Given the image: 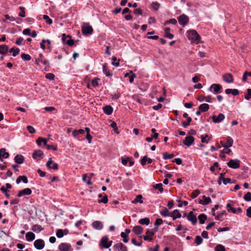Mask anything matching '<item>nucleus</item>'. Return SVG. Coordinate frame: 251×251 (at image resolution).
<instances>
[{"label": "nucleus", "instance_id": "obj_5", "mask_svg": "<svg viewBox=\"0 0 251 251\" xmlns=\"http://www.w3.org/2000/svg\"><path fill=\"white\" fill-rule=\"evenodd\" d=\"M240 161L238 159H231L227 163L228 167L232 169H237L240 167Z\"/></svg>", "mask_w": 251, "mask_h": 251}, {"label": "nucleus", "instance_id": "obj_14", "mask_svg": "<svg viewBox=\"0 0 251 251\" xmlns=\"http://www.w3.org/2000/svg\"><path fill=\"white\" fill-rule=\"evenodd\" d=\"M32 193V191L30 188H26L19 192L17 194L18 197H21L25 195H29Z\"/></svg>", "mask_w": 251, "mask_h": 251}, {"label": "nucleus", "instance_id": "obj_41", "mask_svg": "<svg viewBox=\"0 0 251 251\" xmlns=\"http://www.w3.org/2000/svg\"><path fill=\"white\" fill-rule=\"evenodd\" d=\"M8 47L5 45H0V54H5L8 51Z\"/></svg>", "mask_w": 251, "mask_h": 251}, {"label": "nucleus", "instance_id": "obj_61", "mask_svg": "<svg viewBox=\"0 0 251 251\" xmlns=\"http://www.w3.org/2000/svg\"><path fill=\"white\" fill-rule=\"evenodd\" d=\"M99 78H95L92 81V85L93 87H96L99 85Z\"/></svg>", "mask_w": 251, "mask_h": 251}, {"label": "nucleus", "instance_id": "obj_22", "mask_svg": "<svg viewBox=\"0 0 251 251\" xmlns=\"http://www.w3.org/2000/svg\"><path fill=\"white\" fill-rule=\"evenodd\" d=\"M93 228L97 230H100L103 227V225L100 221H96L92 223Z\"/></svg>", "mask_w": 251, "mask_h": 251}, {"label": "nucleus", "instance_id": "obj_4", "mask_svg": "<svg viewBox=\"0 0 251 251\" xmlns=\"http://www.w3.org/2000/svg\"><path fill=\"white\" fill-rule=\"evenodd\" d=\"M154 231L149 229H147L146 232V235L143 236V239L145 241H151L152 240V237L154 235L155 232L157 231V228L154 229Z\"/></svg>", "mask_w": 251, "mask_h": 251}, {"label": "nucleus", "instance_id": "obj_43", "mask_svg": "<svg viewBox=\"0 0 251 251\" xmlns=\"http://www.w3.org/2000/svg\"><path fill=\"white\" fill-rule=\"evenodd\" d=\"M226 208L228 212L231 211L232 213L234 214L237 213L236 209L235 208L233 207L231 204L230 203H228L226 205Z\"/></svg>", "mask_w": 251, "mask_h": 251}, {"label": "nucleus", "instance_id": "obj_8", "mask_svg": "<svg viewBox=\"0 0 251 251\" xmlns=\"http://www.w3.org/2000/svg\"><path fill=\"white\" fill-rule=\"evenodd\" d=\"M187 218L188 220L190 221L193 225H196L197 223V216L192 211H190L188 214Z\"/></svg>", "mask_w": 251, "mask_h": 251}, {"label": "nucleus", "instance_id": "obj_52", "mask_svg": "<svg viewBox=\"0 0 251 251\" xmlns=\"http://www.w3.org/2000/svg\"><path fill=\"white\" fill-rule=\"evenodd\" d=\"M163 158L164 159H171L173 158L174 156V154H168L167 152H164L163 153Z\"/></svg>", "mask_w": 251, "mask_h": 251}, {"label": "nucleus", "instance_id": "obj_54", "mask_svg": "<svg viewBox=\"0 0 251 251\" xmlns=\"http://www.w3.org/2000/svg\"><path fill=\"white\" fill-rule=\"evenodd\" d=\"M121 236L123 238V242L125 243L128 241V235L124 233V232H121Z\"/></svg>", "mask_w": 251, "mask_h": 251}, {"label": "nucleus", "instance_id": "obj_32", "mask_svg": "<svg viewBox=\"0 0 251 251\" xmlns=\"http://www.w3.org/2000/svg\"><path fill=\"white\" fill-rule=\"evenodd\" d=\"M209 109V105L207 103H203L201 104L199 107V109L201 112H206Z\"/></svg>", "mask_w": 251, "mask_h": 251}, {"label": "nucleus", "instance_id": "obj_46", "mask_svg": "<svg viewBox=\"0 0 251 251\" xmlns=\"http://www.w3.org/2000/svg\"><path fill=\"white\" fill-rule=\"evenodd\" d=\"M203 241L202 238L200 236H197L195 237V242L197 245H201Z\"/></svg>", "mask_w": 251, "mask_h": 251}, {"label": "nucleus", "instance_id": "obj_40", "mask_svg": "<svg viewBox=\"0 0 251 251\" xmlns=\"http://www.w3.org/2000/svg\"><path fill=\"white\" fill-rule=\"evenodd\" d=\"M206 218V216L204 214H201L198 216V219L201 224H204Z\"/></svg>", "mask_w": 251, "mask_h": 251}, {"label": "nucleus", "instance_id": "obj_16", "mask_svg": "<svg viewBox=\"0 0 251 251\" xmlns=\"http://www.w3.org/2000/svg\"><path fill=\"white\" fill-rule=\"evenodd\" d=\"M194 138L191 136H187L183 141V144L189 147L194 143Z\"/></svg>", "mask_w": 251, "mask_h": 251}, {"label": "nucleus", "instance_id": "obj_25", "mask_svg": "<svg viewBox=\"0 0 251 251\" xmlns=\"http://www.w3.org/2000/svg\"><path fill=\"white\" fill-rule=\"evenodd\" d=\"M103 110L104 113L110 115L112 113L113 109L110 105H106L103 107Z\"/></svg>", "mask_w": 251, "mask_h": 251}, {"label": "nucleus", "instance_id": "obj_62", "mask_svg": "<svg viewBox=\"0 0 251 251\" xmlns=\"http://www.w3.org/2000/svg\"><path fill=\"white\" fill-rule=\"evenodd\" d=\"M20 10L21 11L19 13V16L21 17H25V8L23 7H19Z\"/></svg>", "mask_w": 251, "mask_h": 251}, {"label": "nucleus", "instance_id": "obj_59", "mask_svg": "<svg viewBox=\"0 0 251 251\" xmlns=\"http://www.w3.org/2000/svg\"><path fill=\"white\" fill-rule=\"evenodd\" d=\"M225 175V173H221L220 174V176L219 177V178H218V183L219 184V185H221V183H222V181H223V180L224 179H225L224 178V176Z\"/></svg>", "mask_w": 251, "mask_h": 251}, {"label": "nucleus", "instance_id": "obj_12", "mask_svg": "<svg viewBox=\"0 0 251 251\" xmlns=\"http://www.w3.org/2000/svg\"><path fill=\"white\" fill-rule=\"evenodd\" d=\"M58 249L60 251H70L73 250L71 245L66 243H62L58 247Z\"/></svg>", "mask_w": 251, "mask_h": 251}, {"label": "nucleus", "instance_id": "obj_47", "mask_svg": "<svg viewBox=\"0 0 251 251\" xmlns=\"http://www.w3.org/2000/svg\"><path fill=\"white\" fill-rule=\"evenodd\" d=\"M21 57L25 61H29L31 59V56L28 54L22 53Z\"/></svg>", "mask_w": 251, "mask_h": 251}, {"label": "nucleus", "instance_id": "obj_55", "mask_svg": "<svg viewBox=\"0 0 251 251\" xmlns=\"http://www.w3.org/2000/svg\"><path fill=\"white\" fill-rule=\"evenodd\" d=\"M0 190L4 194L5 197L7 198H9L10 197V195L7 193V189L4 186H2L0 188Z\"/></svg>", "mask_w": 251, "mask_h": 251}, {"label": "nucleus", "instance_id": "obj_49", "mask_svg": "<svg viewBox=\"0 0 251 251\" xmlns=\"http://www.w3.org/2000/svg\"><path fill=\"white\" fill-rule=\"evenodd\" d=\"M192 121V118L191 117H188L187 122H183L182 124L184 127H187L190 125V123Z\"/></svg>", "mask_w": 251, "mask_h": 251}, {"label": "nucleus", "instance_id": "obj_26", "mask_svg": "<svg viewBox=\"0 0 251 251\" xmlns=\"http://www.w3.org/2000/svg\"><path fill=\"white\" fill-rule=\"evenodd\" d=\"M9 156V153L5 151V149L2 148L0 150V159L2 160V158H7Z\"/></svg>", "mask_w": 251, "mask_h": 251}, {"label": "nucleus", "instance_id": "obj_31", "mask_svg": "<svg viewBox=\"0 0 251 251\" xmlns=\"http://www.w3.org/2000/svg\"><path fill=\"white\" fill-rule=\"evenodd\" d=\"M171 216V217H172L173 219L174 220H176L177 218H180L181 216V215L179 213V211L178 210L176 209V210L173 211V212H172Z\"/></svg>", "mask_w": 251, "mask_h": 251}, {"label": "nucleus", "instance_id": "obj_37", "mask_svg": "<svg viewBox=\"0 0 251 251\" xmlns=\"http://www.w3.org/2000/svg\"><path fill=\"white\" fill-rule=\"evenodd\" d=\"M85 132V130L82 129H79L78 130L75 129L72 132V135L74 137H76L79 134H83Z\"/></svg>", "mask_w": 251, "mask_h": 251}, {"label": "nucleus", "instance_id": "obj_2", "mask_svg": "<svg viewBox=\"0 0 251 251\" xmlns=\"http://www.w3.org/2000/svg\"><path fill=\"white\" fill-rule=\"evenodd\" d=\"M112 241H109L107 236H105L102 237L100 242V246L102 248L108 249L112 245Z\"/></svg>", "mask_w": 251, "mask_h": 251}, {"label": "nucleus", "instance_id": "obj_38", "mask_svg": "<svg viewBox=\"0 0 251 251\" xmlns=\"http://www.w3.org/2000/svg\"><path fill=\"white\" fill-rule=\"evenodd\" d=\"M102 71L105 75L107 77H110L112 75V74L110 73V71L106 65L103 66Z\"/></svg>", "mask_w": 251, "mask_h": 251}, {"label": "nucleus", "instance_id": "obj_21", "mask_svg": "<svg viewBox=\"0 0 251 251\" xmlns=\"http://www.w3.org/2000/svg\"><path fill=\"white\" fill-rule=\"evenodd\" d=\"M35 238V235L32 232H28L25 234V239L28 242H31Z\"/></svg>", "mask_w": 251, "mask_h": 251}, {"label": "nucleus", "instance_id": "obj_27", "mask_svg": "<svg viewBox=\"0 0 251 251\" xmlns=\"http://www.w3.org/2000/svg\"><path fill=\"white\" fill-rule=\"evenodd\" d=\"M15 162L18 164H22L25 160L24 157L21 154H17L14 158Z\"/></svg>", "mask_w": 251, "mask_h": 251}, {"label": "nucleus", "instance_id": "obj_13", "mask_svg": "<svg viewBox=\"0 0 251 251\" xmlns=\"http://www.w3.org/2000/svg\"><path fill=\"white\" fill-rule=\"evenodd\" d=\"M225 118V115L222 113H220L218 115V116H212V119L214 123H219L223 121Z\"/></svg>", "mask_w": 251, "mask_h": 251}, {"label": "nucleus", "instance_id": "obj_20", "mask_svg": "<svg viewBox=\"0 0 251 251\" xmlns=\"http://www.w3.org/2000/svg\"><path fill=\"white\" fill-rule=\"evenodd\" d=\"M53 163V161L51 158H49L48 161L46 163V166L49 169H53L54 170H57L58 169V164L56 163H54L52 166H51L50 165Z\"/></svg>", "mask_w": 251, "mask_h": 251}, {"label": "nucleus", "instance_id": "obj_58", "mask_svg": "<svg viewBox=\"0 0 251 251\" xmlns=\"http://www.w3.org/2000/svg\"><path fill=\"white\" fill-rule=\"evenodd\" d=\"M161 214L164 216V217H167L170 216V213L168 210L166 208H165L164 210H163L161 212Z\"/></svg>", "mask_w": 251, "mask_h": 251}, {"label": "nucleus", "instance_id": "obj_35", "mask_svg": "<svg viewBox=\"0 0 251 251\" xmlns=\"http://www.w3.org/2000/svg\"><path fill=\"white\" fill-rule=\"evenodd\" d=\"M43 229L44 228L39 225H34L31 227V230L35 232H39Z\"/></svg>", "mask_w": 251, "mask_h": 251}, {"label": "nucleus", "instance_id": "obj_9", "mask_svg": "<svg viewBox=\"0 0 251 251\" xmlns=\"http://www.w3.org/2000/svg\"><path fill=\"white\" fill-rule=\"evenodd\" d=\"M178 21L180 25L184 26L188 23L189 18L185 14H182L178 18Z\"/></svg>", "mask_w": 251, "mask_h": 251}, {"label": "nucleus", "instance_id": "obj_15", "mask_svg": "<svg viewBox=\"0 0 251 251\" xmlns=\"http://www.w3.org/2000/svg\"><path fill=\"white\" fill-rule=\"evenodd\" d=\"M45 44H47V48L49 50H51V47H50L51 42H50V41L48 39H47V40L43 39L42 40V42L40 43L41 48L43 50H45L46 48V46Z\"/></svg>", "mask_w": 251, "mask_h": 251}, {"label": "nucleus", "instance_id": "obj_44", "mask_svg": "<svg viewBox=\"0 0 251 251\" xmlns=\"http://www.w3.org/2000/svg\"><path fill=\"white\" fill-rule=\"evenodd\" d=\"M142 198L143 197L141 195H138V196H136L135 199L133 201V203H136L139 202L140 203H142L143 202L142 201Z\"/></svg>", "mask_w": 251, "mask_h": 251}, {"label": "nucleus", "instance_id": "obj_18", "mask_svg": "<svg viewBox=\"0 0 251 251\" xmlns=\"http://www.w3.org/2000/svg\"><path fill=\"white\" fill-rule=\"evenodd\" d=\"M222 146L225 148H229L232 146L233 141V139L229 136L226 137V142L225 144H223V142H221Z\"/></svg>", "mask_w": 251, "mask_h": 251}, {"label": "nucleus", "instance_id": "obj_19", "mask_svg": "<svg viewBox=\"0 0 251 251\" xmlns=\"http://www.w3.org/2000/svg\"><path fill=\"white\" fill-rule=\"evenodd\" d=\"M114 248L121 251H127V247L121 243H117L114 246Z\"/></svg>", "mask_w": 251, "mask_h": 251}, {"label": "nucleus", "instance_id": "obj_29", "mask_svg": "<svg viewBox=\"0 0 251 251\" xmlns=\"http://www.w3.org/2000/svg\"><path fill=\"white\" fill-rule=\"evenodd\" d=\"M21 181H22L25 184L28 183L27 178L25 176H21L18 177L16 182L17 184H19Z\"/></svg>", "mask_w": 251, "mask_h": 251}, {"label": "nucleus", "instance_id": "obj_51", "mask_svg": "<svg viewBox=\"0 0 251 251\" xmlns=\"http://www.w3.org/2000/svg\"><path fill=\"white\" fill-rule=\"evenodd\" d=\"M248 76H251V72H245L243 75V81L244 82L246 81L247 80V77H248Z\"/></svg>", "mask_w": 251, "mask_h": 251}, {"label": "nucleus", "instance_id": "obj_64", "mask_svg": "<svg viewBox=\"0 0 251 251\" xmlns=\"http://www.w3.org/2000/svg\"><path fill=\"white\" fill-rule=\"evenodd\" d=\"M55 77L54 75L52 73H48L46 75V78L49 80H53Z\"/></svg>", "mask_w": 251, "mask_h": 251}, {"label": "nucleus", "instance_id": "obj_24", "mask_svg": "<svg viewBox=\"0 0 251 251\" xmlns=\"http://www.w3.org/2000/svg\"><path fill=\"white\" fill-rule=\"evenodd\" d=\"M152 162V159L148 158L147 156H144L143 158L141 160V164L142 166H145L147 163L151 164Z\"/></svg>", "mask_w": 251, "mask_h": 251}, {"label": "nucleus", "instance_id": "obj_3", "mask_svg": "<svg viewBox=\"0 0 251 251\" xmlns=\"http://www.w3.org/2000/svg\"><path fill=\"white\" fill-rule=\"evenodd\" d=\"M82 32L83 34L90 35L93 32L92 27L88 23H84L82 26Z\"/></svg>", "mask_w": 251, "mask_h": 251}, {"label": "nucleus", "instance_id": "obj_30", "mask_svg": "<svg viewBox=\"0 0 251 251\" xmlns=\"http://www.w3.org/2000/svg\"><path fill=\"white\" fill-rule=\"evenodd\" d=\"M133 231L137 235H139L142 233L143 231V228L140 226H136L133 227Z\"/></svg>", "mask_w": 251, "mask_h": 251}, {"label": "nucleus", "instance_id": "obj_34", "mask_svg": "<svg viewBox=\"0 0 251 251\" xmlns=\"http://www.w3.org/2000/svg\"><path fill=\"white\" fill-rule=\"evenodd\" d=\"M68 233L67 230H63L62 229H59L57 230L56 235L58 238H62L64 234H67Z\"/></svg>", "mask_w": 251, "mask_h": 251}, {"label": "nucleus", "instance_id": "obj_60", "mask_svg": "<svg viewBox=\"0 0 251 251\" xmlns=\"http://www.w3.org/2000/svg\"><path fill=\"white\" fill-rule=\"evenodd\" d=\"M200 194V192L198 190H195L192 194H191V198L192 199H195L196 197H197Z\"/></svg>", "mask_w": 251, "mask_h": 251}, {"label": "nucleus", "instance_id": "obj_23", "mask_svg": "<svg viewBox=\"0 0 251 251\" xmlns=\"http://www.w3.org/2000/svg\"><path fill=\"white\" fill-rule=\"evenodd\" d=\"M211 201V199L209 197L203 196L202 200H200L199 202L202 205H207L209 204Z\"/></svg>", "mask_w": 251, "mask_h": 251}, {"label": "nucleus", "instance_id": "obj_28", "mask_svg": "<svg viewBox=\"0 0 251 251\" xmlns=\"http://www.w3.org/2000/svg\"><path fill=\"white\" fill-rule=\"evenodd\" d=\"M225 93L226 94H231L233 96H237L239 94V91L236 89H226L225 90Z\"/></svg>", "mask_w": 251, "mask_h": 251}, {"label": "nucleus", "instance_id": "obj_57", "mask_svg": "<svg viewBox=\"0 0 251 251\" xmlns=\"http://www.w3.org/2000/svg\"><path fill=\"white\" fill-rule=\"evenodd\" d=\"M244 200L247 201H251V193L248 192L244 197Z\"/></svg>", "mask_w": 251, "mask_h": 251}, {"label": "nucleus", "instance_id": "obj_10", "mask_svg": "<svg viewBox=\"0 0 251 251\" xmlns=\"http://www.w3.org/2000/svg\"><path fill=\"white\" fill-rule=\"evenodd\" d=\"M34 246L36 249L41 250L44 248L45 242L42 239H37L34 241Z\"/></svg>", "mask_w": 251, "mask_h": 251}, {"label": "nucleus", "instance_id": "obj_7", "mask_svg": "<svg viewBox=\"0 0 251 251\" xmlns=\"http://www.w3.org/2000/svg\"><path fill=\"white\" fill-rule=\"evenodd\" d=\"M222 86L220 84H213L210 87L209 90L213 94H216L221 92Z\"/></svg>", "mask_w": 251, "mask_h": 251}, {"label": "nucleus", "instance_id": "obj_6", "mask_svg": "<svg viewBox=\"0 0 251 251\" xmlns=\"http://www.w3.org/2000/svg\"><path fill=\"white\" fill-rule=\"evenodd\" d=\"M62 41L64 44H66L69 46H72L74 44V41L69 35L66 36L65 34L62 35Z\"/></svg>", "mask_w": 251, "mask_h": 251}, {"label": "nucleus", "instance_id": "obj_56", "mask_svg": "<svg viewBox=\"0 0 251 251\" xmlns=\"http://www.w3.org/2000/svg\"><path fill=\"white\" fill-rule=\"evenodd\" d=\"M136 75L133 73L132 71H130V75L129 76V80L130 83H132Z\"/></svg>", "mask_w": 251, "mask_h": 251}, {"label": "nucleus", "instance_id": "obj_36", "mask_svg": "<svg viewBox=\"0 0 251 251\" xmlns=\"http://www.w3.org/2000/svg\"><path fill=\"white\" fill-rule=\"evenodd\" d=\"M202 143H208L210 140V138L207 134L201 135L200 137Z\"/></svg>", "mask_w": 251, "mask_h": 251}, {"label": "nucleus", "instance_id": "obj_50", "mask_svg": "<svg viewBox=\"0 0 251 251\" xmlns=\"http://www.w3.org/2000/svg\"><path fill=\"white\" fill-rule=\"evenodd\" d=\"M43 19L45 20L46 23L47 24L51 25L52 23V21L51 19L50 18V17L46 15H44L43 16Z\"/></svg>", "mask_w": 251, "mask_h": 251}, {"label": "nucleus", "instance_id": "obj_17", "mask_svg": "<svg viewBox=\"0 0 251 251\" xmlns=\"http://www.w3.org/2000/svg\"><path fill=\"white\" fill-rule=\"evenodd\" d=\"M43 152L41 150L35 151L32 154V157L34 159L39 160L43 158Z\"/></svg>", "mask_w": 251, "mask_h": 251}, {"label": "nucleus", "instance_id": "obj_45", "mask_svg": "<svg viewBox=\"0 0 251 251\" xmlns=\"http://www.w3.org/2000/svg\"><path fill=\"white\" fill-rule=\"evenodd\" d=\"M112 64L116 67H118L120 65L119 64V59H117V58L115 56H113L112 58Z\"/></svg>", "mask_w": 251, "mask_h": 251}, {"label": "nucleus", "instance_id": "obj_1", "mask_svg": "<svg viewBox=\"0 0 251 251\" xmlns=\"http://www.w3.org/2000/svg\"><path fill=\"white\" fill-rule=\"evenodd\" d=\"M187 37L192 43L199 44L200 41L201 37L198 32L195 30H189L187 32Z\"/></svg>", "mask_w": 251, "mask_h": 251}, {"label": "nucleus", "instance_id": "obj_11", "mask_svg": "<svg viewBox=\"0 0 251 251\" xmlns=\"http://www.w3.org/2000/svg\"><path fill=\"white\" fill-rule=\"evenodd\" d=\"M223 80L227 83H231L234 81L233 75L230 73H226L222 76Z\"/></svg>", "mask_w": 251, "mask_h": 251}, {"label": "nucleus", "instance_id": "obj_39", "mask_svg": "<svg viewBox=\"0 0 251 251\" xmlns=\"http://www.w3.org/2000/svg\"><path fill=\"white\" fill-rule=\"evenodd\" d=\"M150 222V219L149 218H145L143 219H141L139 221V223L141 225H149Z\"/></svg>", "mask_w": 251, "mask_h": 251}, {"label": "nucleus", "instance_id": "obj_48", "mask_svg": "<svg viewBox=\"0 0 251 251\" xmlns=\"http://www.w3.org/2000/svg\"><path fill=\"white\" fill-rule=\"evenodd\" d=\"M153 187L155 189L158 190L160 193H162L163 191V188L162 187V183H158L155 185Z\"/></svg>", "mask_w": 251, "mask_h": 251}, {"label": "nucleus", "instance_id": "obj_63", "mask_svg": "<svg viewBox=\"0 0 251 251\" xmlns=\"http://www.w3.org/2000/svg\"><path fill=\"white\" fill-rule=\"evenodd\" d=\"M251 98V89H248L247 94L245 95V99L249 100Z\"/></svg>", "mask_w": 251, "mask_h": 251}, {"label": "nucleus", "instance_id": "obj_42", "mask_svg": "<svg viewBox=\"0 0 251 251\" xmlns=\"http://www.w3.org/2000/svg\"><path fill=\"white\" fill-rule=\"evenodd\" d=\"M9 52L12 53L13 56H16L20 52V49L19 48H12L10 49Z\"/></svg>", "mask_w": 251, "mask_h": 251}, {"label": "nucleus", "instance_id": "obj_33", "mask_svg": "<svg viewBox=\"0 0 251 251\" xmlns=\"http://www.w3.org/2000/svg\"><path fill=\"white\" fill-rule=\"evenodd\" d=\"M165 31V36L170 39H172L174 38V36L173 34L170 32V28L169 27H166L164 29Z\"/></svg>", "mask_w": 251, "mask_h": 251}, {"label": "nucleus", "instance_id": "obj_53", "mask_svg": "<svg viewBox=\"0 0 251 251\" xmlns=\"http://www.w3.org/2000/svg\"><path fill=\"white\" fill-rule=\"evenodd\" d=\"M215 251H225V248L222 245H218L215 248Z\"/></svg>", "mask_w": 251, "mask_h": 251}]
</instances>
